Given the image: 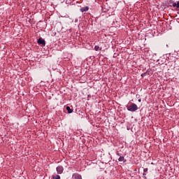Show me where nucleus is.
I'll use <instances>...</instances> for the list:
<instances>
[{
    "instance_id": "1",
    "label": "nucleus",
    "mask_w": 179,
    "mask_h": 179,
    "mask_svg": "<svg viewBox=\"0 0 179 179\" xmlns=\"http://www.w3.org/2000/svg\"><path fill=\"white\" fill-rule=\"evenodd\" d=\"M127 110L131 113H135V111L138 110V106L134 103H131L129 106H127Z\"/></svg>"
},
{
    "instance_id": "2",
    "label": "nucleus",
    "mask_w": 179,
    "mask_h": 179,
    "mask_svg": "<svg viewBox=\"0 0 179 179\" xmlns=\"http://www.w3.org/2000/svg\"><path fill=\"white\" fill-rule=\"evenodd\" d=\"M56 170L57 171V174H62V173H64V167H62V166H57Z\"/></svg>"
},
{
    "instance_id": "3",
    "label": "nucleus",
    "mask_w": 179,
    "mask_h": 179,
    "mask_svg": "<svg viewBox=\"0 0 179 179\" xmlns=\"http://www.w3.org/2000/svg\"><path fill=\"white\" fill-rule=\"evenodd\" d=\"M38 44L45 46V41L43 38H39L38 40Z\"/></svg>"
},
{
    "instance_id": "4",
    "label": "nucleus",
    "mask_w": 179,
    "mask_h": 179,
    "mask_svg": "<svg viewBox=\"0 0 179 179\" xmlns=\"http://www.w3.org/2000/svg\"><path fill=\"white\" fill-rule=\"evenodd\" d=\"M72 178L75 179H82V176L79 175L78 173H74L73 174Z\"/></svg>"
},
{
    "instance_id": "5",
    "label": "nucleus",
    "mask_w": 179,
    "mask_h": 179,
    "mask_svg": "<svg viewBox=\"0 0 179 179\" xmlns=\"http://www.w3.org/2000/svg\"><path fill=\"white\" fill-rule=\"evenodd\" d=\"M66 110H67L69 114H71L73 112V110L71 109V107H69V106H66Z\"/></svg>"
},
{
    "instance_id": "6",
    "label": "nucleus",
    "mask_w": 179,
    "mask_h": 179,
    "mask_svg": "<svg viewBox=\"0 0 179 179\" xmlns=\"http://www.w3.org/2000/svg\"><path fill=\"white\" fill-rule=\"evenodd\" d=\"M80 10L82 11V12H87L88 10H89V7H83V8H80Z\"/></svg>"
},
{
    "instance_id": "7",
    "label": "nucleus",
    "mask_w": 179,
    "mask_h": 179,
    "mask_svg": "<svg viewBox=\"0 0 179 179\" xmlns=\"http://www.w3.org/2000/svg\"><path fill=\"white\" fill-rule=\"evenodd\" d=\"M119 162H127V159H125V158L124 157H120L118 159Z\"/></svg>"
},
{
    "instance_id": "8",
    "label": "nucleus",
    "mask_w": 179,
    "mask_h": 179,
    "mask_svg": "<svg viewBox=\"0 0 179 179\" xmlns=\"http://www.w3.org/2000/svg\"><path fill=\"white\" fill-rule=\"evenodd\" d=\"M52 179H61V176L59 175H55L52 177Z\"/></svg>"
},
{
    "instance_id": "9",
    "label": "nucleus",
    "mask_w": 179,
    "mask_h": 179,
    "mask_svg": "<svg viewBox=\"0 0 179 179\" xmlns=\"http://www.w3.org/2000/svg\"><path fill=\"white\" fill-rule=\"evenodd\" d=\"M94 50H95V51H99V50H100V47H99L98 45H96L94 47Z\"/></svg>"
},
{
    "instance_id": "10",
    "label": "nucleus",
    "mask_w": 179,
    "mask_h": 179,
    "mask_svg": "<svg viewBox=\"0 0 179 179\" xmlns=\"http://www.w3.org/2000/svg\"><path fill=\"white\" fill-rule=\"evenodd\" d=\"M172 6H173V8H177V3H172Z\"/></svg>"
},
{
    "instance_id": "11",
    "label": "nucleus",
    "mask_w": 179,
    "mask_h": 179,
    "mask_svg": "<svg viewBox=\"0 0 179 179\" xmlns=\"http://www.w3.org/2000/svg\"><path fill=\"white\" fill-rule=\"evenodd\" d=\"M176 8H177V9H178V8H179V1H178L176 3Z\"/></svg>"
},
{
    "instance_id": "12",
    "label": "nucleus",
    "mask_w": 179,
    "mask_h": 179,
    "mask_svg": "<svg viewBox=\"0 0 179 179\" xmlns=\"http://www.w3.org/2000/svg\"><path fill=\"white\" fill-rule=\"evenodd\" d=\"M144 173H148V168L143 169Z\"/></svg>"
},
{
    "instance_id": "13",
    "label": "nucleus",
    "mask_w": 179,
    "mask_h": 179,
    "mask_svg": "<svg viewBox=\"0 0 179 179\" xmlns=\"http://www.w3.org/2000/svg\"><path fill=\"white\" fill-rule=\"evenodd\" d=\"M141 99H138V102L141 103Z\"/></svg>"
},
{
    "instance_id": "14",
    "label": "nucleus",
    "mask_w": 179,
    "mask_h": 179,
    "mask_svg": "<svg viewBox=\"0 0 179 179\" xmlns=\"http://www.w3.org/2000/svg\"><path fill=\"white\" fill-rule=\"evenodd\" d=\"M117 155H118V156H120V154H119V153H117Z\"/></svg>"
}]
</instances>
